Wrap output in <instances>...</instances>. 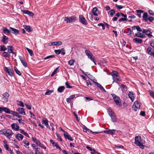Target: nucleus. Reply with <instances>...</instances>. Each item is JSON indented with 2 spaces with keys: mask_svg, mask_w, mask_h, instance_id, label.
Segmentation results:
<instances>
[{
  "mask_svg": "<svg viewBox=\"0 0 154 154\" xmlns=\"http://www.w3.org/2000/svg\"><path fill=\"white\" fill-rule=\"evenodd\" d=\"M98 11V10L97 8L96 7L94 8L92 10V13L97 12V11Z\"/></svg>",
  "mask_w": 154,
  "mask_h": 154,
  "instance_id": "obj_51",
  "label": "nucleus"
},
{
  "mask_svg": "<svg viewBox=\"0 0 154 154\" xmlns=\"http://www.w3.org/2000/svg\"><path fill=\"white\" fill-rule=\"evenodd\" d=\"M32 141L36 143L37 145L39 146L40 147L44 149H46V147L44 145L42 144L35 137H33L32 138Z\"/></svg>",
  "mask_w": 154,
  "mask_h": 154,
  "instance_id": "obj_4",
  "label": "nucleus"
},
{
  "mask_svg": "<svg viewBox=\"0 0 154 154\" xmlns=\"http://www.w3.org/2000/svg\"><path fill=\"white\" fill-rule=\"evenodd\" d=\"M135 35L139 38H143L145 37V35L142 33L138 32L135 33Z\"/></svg>",
  "mask_w": 154,
  "mask_h": 154,
  "instance_id": "obj_24",
  "label": "nucleus"
},
{
  "mask_svg": "<svg viewBox=\"0 0 154 154\" xmlns=\"http://www.w3.org/2000/svg\"><path fill=\"white\" fill-rule=\"evenodd\" d=\"M128 96L132 101H133L134 98L133 93L132 92L130 91L128 93Z\"/></svg>",
  "mask_w": 154,
  "mask_h": 154,
  "instance_id": "obj_22",
  "label": "nucleus"
},
{
  "mask_svg": "<svg viewBox=\"0 0 154 154\" xmlns=\"http://www.w3.org/2000/svg\"><path fill=\"white\" fill-rule=\"evenodd\" d=\"M76 17L75 16L69 17H66L64 18V21H66L67 23L73 22L76 20Z\"/></svg>",
  "mask_w": 154,
  "mask_h": 154,
  "instance_id": "obj_3",
  "label": "nucleus"
},
{
  "mask_svg": "<svg viewBox=\"0 0 154 154\" xmlns=\"http://www.w3.org/2000/svg\"><path fill=\"white\" fill-rule=\"evenodd\" d=\"M53 92V90L50 91L49 90H47V91L45 92V95H50Z\"/></svg>",
  "mask_w": 154,
  "mask_h": 154,
  "instance_id": "obj_47",
  "label": "nucleus"
},
{
  "mask_svg": "<svg viewBox=\"0 0 154 154\" xmlns=\"http://www.w3.org/2000/svg\"><path fill=\"white\" fill-rule=\"evenodd\" d=\"M15 137L19 141H21L23 140V136L21 134H18L15 136Z\"/></svg>",
  "mask_w": 154,
  "mask_h": 154,
  "instance_id": "obj_20",
  "label": "nucleus"
},
{
  "mask_svg": "<svg viewBox=\"0 0 154 154\" xmlns=\"http://www.w3.org/2000/svg\"><path fill=\"white\" fill-rule=\"evenodd\" d=\"M3 96L4 98V100L7 101L9 96V94L7 92H5L3 94Z\"/></svg>",
  "mask_w": 154,
  "mask_h": 154,
  "instance_id": "obj_27",
  "label": "nucleus"
},
{
  "mask_svg": "<svg viewBox=\"0 0 154 154\" xmlns=\"http://www.w3.org/2000/svg\"><path fill=\"white\" fill-rule=\"evenodd\" d=\"M118 75H119V73L117 71H113L112 75L113 76L112 79L114 81L115 80V79H114V76H116Z\"/></svg>",
  "mask_w": 154,
  "mask_h": 154,
  "instance_id": "obj_33",
  "label": "nucleus"
},
{
  "mask_svg": "<svg viewBox=\"0 0 154 154\" xmlns=\"http://www.w3.org/2000/svg\"><path fill=\"white\" fill-rule=\"evenodd\" d=\"M26 49L28 51L30 55L31 56H32L33 54L32 51L31 50L27 48H26Z\"/></svg>",
  "mask_w": 154,
  "mask_h": 154,
  "instance_id": "obj_42",
  "label": "nucleus"
},
{
  "mask_svg": "<svg viewBox=\"0 0 154 154\" xmlns=\"http://www.w3.org/2000/svg\"><path fill=\"white\" fill-rule=\"evenodd\" d=\"M111 95L113 97V99L116 104L117 106H121L122 105V104L120 98L114 94H111Z\"/></svg>",
  "mask_w": 154,
  "mask_h": 154,
  "instance_id": "obj_2",
  "label": "nucleus"
},
{
  "mask_svg": "<svg viewBox=\"0 0 154 154\" xmlns=\"http://www.w3.org/2000/svg\"><path fill=\"white\" fill-rule=\"evenodd\" d=\"M32 147L34 148V149H35V154H38V152H39L38 149H39V148H38L37 147V146H36L34 144H33L32 145Z\"/></svg>",
  "mask_w": 154,
  "mask_h": 154,
  "instance_id": "obj_21",
  "label": "nucleus"
},
{
  "mask_svg": "<svg viewBox=\"0 0 154 154\" xmlns=\"http://www.w3.org/2000/svg\"><path fill=\"white\" fill-rule=\"evenodd\" d=\"M18 104L22 107H24V106L23 103L21 101H17Z\"/></svg>",
  "mask_w": 154,
  "mask_h": 154,
  "instance_id": "obj_46",
  "label": "nucleus"
},
{
  "mask_svg": "<svg viewBox=\"0 0 154 154\" xmlns=\"http://www.w3.org/2000/svg\"><path fill=\"white\" fill-rule=\"evenodd\" d=\"M61 53L63 55H64L65 54V49L64 48H62L61 49Z\"/></svg>",
  "mask_w": 154,
  "mask_h": 154,
  "instance_id": "obj_61",
  "label": "nucleus"
},
{
  "mask_svg": "<svg viewBox=\"0 0 154 154\" xmlns=\"http://www.w3.org/2000/svg\"><path fill=\"white\" fill-rule=\"evenodd\" d=\"M48 121L46 119L45 120H42V124H44L47 128H48Z\"/></svg>",
  "mask_w": 154,
  "mask_h": 154,
  "instance_id": "obj_28",
  "label": "nucleus"
},
{
  "mask_svg": "<svg viewBox=\"0 0 154 154\" xmlns=\"http://www.w3.org/2000/svg\"><path fill=\"white\" fill-rule=\"evenodd\" d=\"M65 138L69 140H71V141H72L73 140V139L72 138L70 135H68Z\"/></svg>",
  "mask_w": 154,
  "mask_h": 154,
  "instance_id": "obj_62",
  "label": "nucleus"
},
{
  "mask_svg": "<svg viewBox=\"0 0 154 154\" xmlns=\"http://www.w3.org/2000/svg\"><path fill=\"white\" fill-rule=\"evenodd\" d=\"M87 57L91 61L94 62L95 57L93 54L89 51L87 50Z\"/></svg>",
  "mask_w": 154,
  "mask_h": 154,
  "instance_id": "obj_6",
  "label": "nucleus"
},
{
  "mask_svg": "<svg viewBox=\"0 0 154 154\" xmlns=\"http://www.w3.org/2000/svg\"><path fill=\"white\" fill-rule=\"evenodd\" d=\"M152 50V49L151 47L148 48L146 50V52L148 54H149V53Z\"/></svg>",
  "mask_w": 154,
  "mask_h": 154,
  "instance_id": "obj_63",
  "label": "nucleus"
},
{
  "mask_svg": "<svg viewBox=\"0 0 154 154\" xmlns=\"http://www.w3.org/2000/svg\"><path fill=\"white\" fill-rule=\"evenodd\" d=\"M14 134L12 131L10 129H5L4 135L8 138L10 139Z\"/></svg>",
  "mask_w": 154,
  "mask_h": 154,
  "instance_id": "obj_5",
  "label": "nucleus"
},
{
  "mask_svg": "<svg viewBox=\"0 0 154 154\" xmlns=\"http://www.w3.org/2000/svg\"><path fill=\"white\" fill-rule=\"evenodd\" d=\"M59 67H57L55 69L54 71L51 74V77L53 76L56 73Z\"/></svg>",
  "mask_w": 154,
  "mask_h": 154,
  "instance_id": "obj_43",
  "label": "nucleus"
},
{
  "mask_svg": "<svg viewBox=\"0 0 154 154\" xmlns=\"http://www.w3.org/2000/svg\"><path fill=\"white\" fill-rule=\"evenodd\" d=\"M65 89V87L64 86H61L58 88L57 91L60 93H62L63 92Z\"/></svg>",
  "mask_w": 154,
  "mask_h": 154,
  "instance_id": "obj_26",
  "label": "nucleus"
},
{
  "mask_svg": "<svg viewBox=\"0 0 154 154\" xmlns=\"http://www.w3.org/2000/svg\"><path fill=\"white\" fill-rule=\"evenodd\" d=\"M79 21L83 24H86L87 22L85 18L82 15H80L79 16Z\"/></svg>",
  "mask_w": 154,
  "mask_h": 154,
  "instance_id": "obj_9",
  "label": "nucleus"
},
{
  "mask_svg": "<svg viewBox=\"0 0 154 154\" xmlns=\"http://www.w3.org/2000/svg\"><path fill=\"white\" fill-rule=\"evenodd\" d=\"M151 32L149 30H147L146 32V35L148 36V37L150 38L152 37V35L151 34H150Z\"/></svg>",
  "mask_w": 154,
  "mask_h": 154,
  "instance_id": "obj_37",
  "label": "nucleus"
},
{
  "mask_svg": "<svg viewBox=\"0 0 154 154\" xmlns=\"http://www.w3.org/2000/svg\"><path fill=\"white\" fill-rule=\"evenodd\" d=\"M25 109L23 108H19L16 109L17 111L20 114L25 115L26 113L25 112Z\"/></svg>",
  "mask_w": 154,
  "mask_h": 154,
  "instance_id": "obj_14",
  "label": "nucleus"
},
{
  "mask_svg": "<svg viewBox=\"0 0 154 154\" xmlns=\"http://www.w3.org/2000/svg\"><path fill=\"white\" fill-rule=\"evenodd\" d=\"M3 143L4 144H5V145L4 146L5 148L8 151H9L11 149L9 148L8 146L7 145L6 142L4 140L3 141Z\"/></svg>",
  "mask_w": 154,
  "mask_h": 154,
  "instance_id": "obj_34",
  "label": "nucleus"
},
{
  "mask_svg": "<svg viewBox=\"0 0 154 154\" xmlns=\"http://www.w3.org/2000/svg\"><path fill=\"white\" fill-rule=\"evenodd\" d=\"M148 15L147 13L146 12L144 13L143 18V19L146 21L148 20Z\"/></svg>",
  "mask_w": 154,
  "mask_h": 154,
  "instance_id": "obj_31",
  "label": "nucleus"
},
{
  "mask_svg": "<svg viewBox=\"0 0 154 154\" xmlns=\"http://www.w3.org/2000/svg\"><path fill=\"white\" fill-rule=\"evenodd\" d=\"M2 56L4 57H10V54L7 52H4L2 54Z\"/></svg>",
  "mask_w": 154,
  "mask_h": 154,
  "instance_id": "obj_41",
  "label": "nucleus"
},
{
  "mask_svg": "<svg viewBox=\"0 0 154 154\" xmlns=\"http://www.w3.org/2000/svg\"><path fill=\"white\" fill-rule=\"evenodd\" d=\"M108 13L109 14H110V16L111 17H112L114 14H115V11L114 10L112 9L109 11Z\"/></svg>",
  "mask_w": 154,
  "mask_h": 154,
  "instance_id": "obj_36",
  "label": "nucleus"
},
{
  "mask_svg": "<svg viewBox=\"0 0 154 154\" xmlns=\"http://www.w3.org/2000/svg\"><path fill=\"white\" fill-rule=\"evenodd\" d=\"M127 30L128 31L126 33L128 35H129L131 34L132 31L131 30V29L130 28H128L127 29Z\"/></svg>",
  "mask_w": 154,
  "mask_h": 154,
  "instance_id": "obj_48",
  "label": "nucleus"
},
{
  "mask_svg": "<svg viewBox=\"0 0 154 154\" xmlns=\"http://www.w3.org/2000/svg\"><path fill=\"white\" fill-rule=\"evenodd\" d=\"M8 39V38L7 36L4 35L2 36L1 41L4 44H6L8 43L7 40Z\"/></svg>",
  "mask_w": 154,
  "mask_h": 154,
  "instance_id": "obj_18",
  "label": "nucleus"
},
{
  "mask_svg": "<svg viewBox=\"0 0 154 154\" xmlns=\"http://www.w3.org/2000/svg\"><path fill=\"white\" fill-rule=\"evenodd\" d=\"M7 50V48L4 45H1L0 46V50L1 51H5Z\"/></svg>",
  "mask_w": 154,
  "mask_h": 154,
  "instance_id": "obj_39",
  "label": "nucleus"
},
{
  "mask_svg": "<svg viewBox=\"0 0 154 154\" xmlns=\"http://www.w3.org/2000/svg\"><path fill=\"white\" fill-rule=\"evenodd\" d=\"M7 47L8 49V52L10 53L12 52L14 49L13 47L12 46H7Z\"/></svg>",
  "mask_w": 154,
  "mask_h": 154,
  "instance_id": "obj_38",
  "label": "nucleus"
},
{
  "mask_svg": "<svg viewBox=\"0 0 154 154\" xmlns=\"http://www.w3.org/2000/svg\"><path fill=\"white\" fill-rule=\"evenodd\" d=\"M150 45L152 47H154V39L150 43Z\"/></svg>",
  "mask_w": 154,
  "mask_h": 154,
  "instance_id": "obj_64",
  "label": "nucleus"
},
{
  "mask_svg": "<svg viewBox=\"0 0 154 154\" xmlns=\"http://www.w3.org/2000/svg\"><path fill=\"white\" fill-rule=\"evenodd\" d=\"M55 57V56L54 55H51L47 56V57L44 58V60H47L49 58H52Z\"/></svg>",
  "mask_w": 154,
  "mask_h": 154,
  "instance_id": "obj_49",
  "label": "nucleus"
},
{
  "mask_svg": "<svg viewBox=\"0 0 154 154\" xmlns=\"http://www.w3.org/2000/svg\"><path fill=\"white\" fill-rule=\"evenodd\" d=\"M51 143L54 146H56L57 149H58L60 150H61V148L60 147L57 143H55L52 140H50Z\"/></svg>",
  "mask_w": 154,
  "mask_h": 154,
  "instance_id": "obj_13",
  "label": "nucleus"
},
{
  "mask_svg": "<svg viewBox=\"0 0 154 154\" xmlns=\"http://www.w3.org/2000/svg\"><path fill=\"white\" fill-rule=\"evenodd\" d=\"M95 83L96 85L99 88L100 90H102L103 91L106 92L105 90L104 89L101 85H100L97 82H95Z\"/></svg>",
  "mask_w": 154,
  "mask_h": 154,
  "instance_id": "obj_30",
  "label": "nucleus"
},
{
  "mask_svg": "<svg viewBox=\"0 0 154 154\" xmlns=\"http://www.w3.org/2000/svg\"><path fill=\"white\" fill-rule=\"evenodd\" d=\"M14 70L17 74L20 76L21 75V72L18 70L17 68L16 67H14Z\"/></svg>",
  "mask_w": 154,
  "mask_h": 154,
  "instance_id": "obj_44",
  "label": "nucleus"
},
{
  "mask_svg": "<svg viewBox=\"0 0 154 154\" xmlns=\"http://www.w3.org/2000/svg\"><path fill=\"white\" fill-rule=\"evenodd\" d=\"M19 58L20 59L21 63L23 65V66L25 67H27V63L26 62L25 60V58L22 57L21 56H19Z\"/></svg>",
  "mask_w": 154,
  "mask_h": 154,
  "instance_id": "obj_10",
  "label": "nucleus"
},
{
  "mask_svg": "<svg viewBox=\"0 0 154 154\" xmlns=\"http://www.w3.org/2000/svg\"><path fill=\"white\" fill-rule=\"evenodd\" d=\"M87 149L91 151V152H95V150L94 149H92L91 147L88 146H87Z\"/></svg>",
  "mask_w": 154,
  "mask_h": 154,
  "instance_id": "obj_52",
  "label": "nucleus"
},
{
  "mask_svg": "<svg viewBox=\"0 0 154 154\" xmlns=\"http://www.w3.org/2000/svg\"><path fill=\"white\" fill-rule=\"evenodd\" d=\"M21 11L23 12V14H27L31 17H32L34 15V14L28 10H22Z\"/></svg>",
  "mask_w": 154,
  "mask_h": 154,
  "instance_id": "obj_11",
  "label": "nucleus"
},
{
  "mask_svg": "<svg viewBox=\"0 0 154 154\" xmlns=\"http://www.w3.org/2000/svg\"><path fill=\"white\" fill-rule=\"evenodd\" d=\"M137 16L139 17H141V14L144 12V11L142 10H137Z\"/></svg>",
  "mask_w": 154,
  "mask_h": 154,
  "instance_id": "obj_32",
  "label": "nucleus"
},
{
  "mask_svg": "<svg viewBox=\"0 0 154 154\" xmlns=\"http://www.w3.org/2000/svg\"><path fill=\"white\" fill-rule=\"evenodd\" d=\"M136 29L139 32H141L142 31V29L139 26H137V27H136Z\"/></svg>",
  "mask_w": 154,
  "mask_h": 154,
  "instance_id": "obj_60",
  "label": "nucleus"
},
{
  "mask_svg": "<svg viewBox=\"0 0 154 154\" xmlns=\"http://www.w3.org/2000/svg\"><path fill=\"white\" fill-rule=\"evenodd\" d=\"M11 127L12 129L15 131L19 130V127L17 124L14 123L11 125Z\"/></svg>",
  "mask_w": 154,
  "mask_h": 154,
  "instance_id": "obj_16",
  "label": "nucleus"
},
{
  "mask_svg": "<svg viewBox=\"0 0 154 154\" xmlns=\"http://www.w3.org/2000/svg\"><path fill=\"white\" fill-rule=\"evenodd\" d=\"M4 70L11 76H13L14 71L12 69H9L8 67H5Z\"/></svg>",
  "mask_w": 154,
  "mask_h": 154,
  "instance_id": "obj_7",
  "label": "nucleus"
},
{
  "mask_svg": "<svg viewBox=\"0 0 154 154\" xmlns=\"http://www.w3.org/2000/svg\"><path fill=\"white\" fill-rule=\"evenodd\" d=\"M115 6L119 10H120L122 9L123 8V7L121 5H118L117 4L115 5Z\"/></svg>",
  "mask_w": 154,
  "mask_h": 154,
  "instance_id": "obj_59",
  "label": "nucleus"
},
{
  "mask_svg": "<svg viewBox=\"0 0 154 154\" xmlns=\"http://www.w3.org/2000/svg\"><path fill=\"white\" fill-rule=\"evenodd\" d=\"M19 131L20 133L24 134L26 137L29 138V136L28 134L26 132H25L23 130L19 129Z\"/></svg>",
  "mask_w": 154,
  "mask_h": 154,
  "instance_id": "obj_29",
  "label": "nucleus"
},
{
  "mask_svg": "<svg viewBox=\"0 0 154 154\" xmlns=\"http://www.w3.org/2000/svg\"><path fill=\"white\" fill-rule=\"evenodd\" d=\"M98 26H101V27H102V29L103 30H104L105 29V26L102 23H100L98 24Z\"/></svg>",
  "mask_w": 154,
  "mask_h": 154,
  "instance_id": "obj_56",
  "label": "nucleus"
},
{
  "mask_svg": "<svg viewBox=\"0 0 154 154\" xmlns=\"http://www.w3.org/2000/svg\"><path fill=\"white\" fill-rule=\"evenodd\" d=\"M54 52L57 54H59L61 52V49L55 50H54Z\"/></svg>",
  "mask_w": 154,
  "mask_h": 154,
  "instance_id": "obj_53",
  "label": "nucleus"
},
{
  "mask_svg": "<svg viewBox=\"0 0 154 154\" xmlns=\"http://www.w3.org/2000/svg\"><path fill=\"white\" fill-rule=\"evenodd\" d=\"M2 112L4 111L5 113H9V109L5 107H1Z\"/></svg>",
  "mask_w": 154,
  "mask_h": 154,
  "instance_id": "obj_25",
  "label": "nucleus"
},
{
  "mask_svg": "<svg viewBox=\"0 0 154 154\" xmlns=\"http://www.w3.org/2000/svg\"><path fill=\"white\" fill-rule=\"evenodd\" d=\"M116 131V130L115 129H109L107 130L104 131L103 132L108 134L112 135L115 133V132Z\"/></svg>",
  "mask_w": 154,
  "mask_h": 154,
  "instance_id": "obj_15",
  "label": "nucleus"
},
{
  "mask_svg": "<svg viewBox=\"0 0 154 154\" xmlns=\"http://www.w3.org/2000/svg\"><path fill=\"white\" fill-rule=\"evenodd\" d=\"M23 143L27 146H28L29 145V142L26 140H23Z\"/></svg>",
  "mask_w": 154,
  "mask_h": 154,
  "instance_id": "obj_57",
  "label": "nucleus"
},
{
  "mask_svg": "<svg viewBox=\"0 0 154 154\" xmlns=\"http://www.w3.org/2000/svg\"><path fill=\"white\" fill-rule=\"evenodd\" d=\"M141 141V137L140 136H138L135 137L134 143L141 148L143 149L144 148V146L142 143Z\"/></svg>",
  "mask_w": 154,
  "mask_h": 154,
  "instance_id": "obj_1",
  "label": "nucleus"
},
{
  "mask_svg": "<svg viewBox=\"0 0 154 154\" xmlns=\"http://www.w3.org/2000/svg\"><path fill=\"white\" fill-rule=\"evenodd\" d=\"M10 29L12 31L11 32L15 35H17L20 33L19 30L17 29L11 27H10Z\"/></svg>",
  "mask_w": 154,
  "mask_h": 154,
  "instance_id": "obj_12",
  "label": "nucleus"
},
{
  "mask_svg": "<svg viewBox=\"0 0 154 154\" xmlns=\"http://www.w3.org/2000/svg\"><path fill=\"white\" fill-rule=\"evenodd\" d=\"M111 119L112 121V122H117L116 118V116L115 115L113 117H112L111 118Z\"/></svg>",
  "mask_w": 154,
  "mask_h": 154,
  "instance_id": "obj_50",
  "label": "nucleus"
},
{
  "mask_svg": "<svg viewBox=\"0 0 154 154\" xmlns=\"http://www.w3.org/2000/svg\"><path fill=\"white\" fill-rule=\"evenodd\" d=\"M75 60L73 59L69 60L68 62V64L70 66H72L74 65Z\"/></svg>",
  "mask_w": 154,
  "mask_h": 154,
  "instance_id": "obj_40",
  "label": "nucleus"
},
{
  "mask_svg": "<svg viewBox=\"0 0 154 154\" xmlns=\"http://www.w3.org/2000/svg\"><path fill=\"white\" fill-rule=\"evenodd\" d=\"M107 112L109 115H110V114L113 115V114H114V112L112 110L110 109H108Z\"/></svg>",
  "mask_w": 154,
  "mask_h": 154,
  "instance_id": "obj_45",
  "label": "nucleus"
},
{
  "mask_svg": "<svg viewBox=\"0 0 154 154\" xmlns=\"http://www.w3.org/2000/svg\"><path fill=\"white\" fill-rule=\"evenodd\" d=\"M133 41L139 44H141L143 42V40L142 39L138 38H134L133 40Z\"/></svg>",
  "mask_w": 154,
  "mask_h": 154,
  "instance_id": "obj_23",
  "label": "nucleus"
},
{
  "mask_svg": "<svg viewBox=\"0 0 154 154\" xmlns=\"http://www.w3.org/2000/svg\"><path fill=\"white\" fill-rule=\"evenodd\" d=\"M62 44V42L61 41L55 42H50L48 44L49 46L55 45L59 46Z\"/></svg>",
  "mask_w": 154,
  "mask_h": 154,
  "instance_id": "obj_8",
  "label": "nucleus"
},
{
  "mask_svg": "<svg viewBox=\"0 0 154 154\" xmlns=\"http://www.w3.org/2000/svg\"><path fill=\"white\" fill-rule=\"evenodd\" d=\"M149 91L150 93V96L154 98V92L151 90H149Z\"/></svg>",
  "mask_w": 154,
  "mask_h": 154,
  "instance_id": "obj_55",
  "label": "nucleus"
},
{
  "mask_svg": "<svg viewBox=\"0 0 154 154\" xmlns=\"http://www.w3.org/2000/svg\"><path fill=\"white\" fill-rule=\"evenodd\" d=\"M2 30L3 31V33L5 34H9L11 32V31L9 30L5 27H3L2 28Z\"/></svg>",
  "mask_w": 154,
  "mask_h": 154,
  "instance_id": "obj_19",
  "label": "nucleus"
},
{
  "mask_svg": "<svg viewBox=\"0 0 154 154\" xmlns=\"http://www.w3.org/2000/svg\"><path fill=\"white\" fill-rule=\"evenodd\" d=\"M65 85L67 88H72V86L69 85V83L68 82H65Z\"/></svg>",
  "mask_w": 154,
  "mask_h": 154,
  "instance_id": "obj_54",
  "label": "nucleus"
},
{
  "mask_svg": "<svg viewBox=\"0 0 154 154\" xmlns=\"http://www.w3.org/2000/svg\"><path fill=\"white\" fill-rule=\"evenodd\" d=\"M132 110H134V111H136L137 110V109H138V108H137L136 106H135L134 105H133L132 107Z\"/></svg>",
  "mask_w": 154,
  "mask_h": 154,
  "instance_id": "obj_58",
  "label": "nucleus"
},
{
  "mask_svg": "<svg viewBox=\"0 0 154 154\" xmlns=\"http://www.w3.org/2000/svg\"><path fill=\"white\" fill-rule=\"evenodd\" d=\"M135 105L138 109H139L141 106V103L139 102L138 101H135L134 103Z\"/></svg>",
  "mask_w": 154,
  "mask_h": 154,
  "instance_id": "obj_35",
  "label": "nucleus"
},
{
  "mask_svg": "<svg viewBox=\"0 0 154 154\" xmlns=\"http://www.w3.org/2000/svg\"><path fill=\"white\" fill-rule=\"evenodd\" d=\"M23 27L29 32H31L33 30L32 28L30 26L23 25Z\"/></svg>",
  "mask_w": 154,
  "mask_h": 154,
  "instance_id": "obj_17",
  "label": "nucleus"
}]
</instances>
